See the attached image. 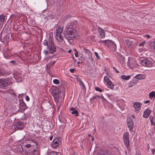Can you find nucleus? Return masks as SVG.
<instances>
[{
  "label": "nucleus",
  "instance_id": "nucleus-59",
  "mask_svg": "<svg viewBox=\"0 0 155 155\" xmlns=\"http://www.w3.org/2000/svg\"><path fill=\"white\" fill-rule=\"evenodd\" d=\"M149 147L148 148V150H149Z\"/></svg>",
  "mask_w": 155,
  "mask_h": 155
},
{
  "label": "nucleus",
  "instance_id": "nucleus-42",
  "mask_svg": "<svg viewBox=\"0 0 155 155\" xmlns=\"http://www.w3.org/2000/svg\"><path fill=\"white\" fill-rule=\"evenodd\" d=\"M130 83H131V84H132H132H133V85H134L135 84H136L137 83V82H134L133 81V82H130Z\"/></svg>",
  "mask_w": 155,
  "mask_h": 155
},
{
  "label": "nucleus",
  "instance_id": "nucleus-46",
  "mask_svg": "<svg viewBox=\"0 0 155 155\" xmlns=\"http://www.w3.org/2000/svg\"><path fill=\"white\" fill-rule=\"evenodd\" d=\"M52 138H53V137L52 136H51L50 137V140H51L52 139Z\"/></svg>",
  "mask_w": 155,
  "mask_h": 155
},
{
  "label": "nucleus",
  "instance_id": "nucleus-2",
  "mask_svg": "<svg viewBox=\"0 0 155 155\" xmlns=\"http://www.w3.org/2000/svg\"><path fill=\"white\" fill-rule=\"evenodd\" d=\"M64 37L68 40H73L77 35L76 31L75 29L72 30H64Z\"/></svg>",
  "mask_w": 155,
  "mask_h": 155
},
{
  "label": "nucleus",
  "instance_id": "nucleus-52",
  "mask_svg": "<svg viewBox=\"0 0 155 155\" xmlns=\"http://www.w3.org/2000/svg\"><path fill=\"white\" fill-rule=\"evenodd\" d=\"M133 85H130V86H129V87H132L133 86Z\"/></svg>",
  "mask_w": 155,
  "mask_h": 155
},
{
  "label": "nucleus",
  "instance_id": "nucleus-45",
  "mask_svg": "<svg viewBox=\"0 0 155 155\" xmlns=\"http://www.w3.org/2000/svg\"><path fill=\"white\" fill-rule=\"evenodd\" d=\"M131 117L133 118H135V117L134 115H132Z\"/></svg>",
  "mask_w": 155,
  "mask_h": 155
},
{
  "label": "nucleus",
  "instance_id": "nucleus-16",
  "mask_svg": "<svg viewBox=\"0 0 155 155\" xmlns=\"http://www.w3.org/2000/svg\"><path fill=\"white\" fill-rule=\"evenodd\" d=\"M98 31L101 38H103L105 37V32L103 29L101 28H98Z\"/></svg>",
  "mask_w": 155,
  "mask_h": 155
},
{
  "label": "nucleus",
  "instance_id": "nucleus-51",
  "mask_svg": "<svg viewBox=\"0 0 155 155\" xmlns=\"http://www.w3.org/2000/svg\"><path fill=\"white\" fill-rule=\"evenodd\" d=\"M71 52V50H69L68 51V53H70Z\"/></svg>",
  "mask_w": 155,
  "mask_h": 155
},
{
  "label": "nucleus",
  "instance_id": "nucleus-37",
  "mask_svg": "<svg viewBox=\"0 0 155 155\" xmlns=\"http://www.w3.org/2000/svg\"><path fill=\"white\" fill-rule=\"evenodd\" d=\"M151 150L152 154H154L155 152L154 149H151Z\"/></svg>",
  "mask_w": 155,
  "mask_h": 155
},
{
  "label": "nucleus",
  "instance_id": "nucleus-22",
  "mask_svg": "<svg viewBox=\"0 0 155 155\" xmlns=\"http://www.w3.org/2000/svg\"><path fill=\"white\" fill-rule=\"evenodd\" d=\"M118 60L120 61V62L121 61H123L124 59L122 57V56L120 54H118L117 56Z\"/></svg>",
  "mask_w": 155,
  "mask_h": 155
},
{
  "label": "nucleus",
  "instance_id": "nucleus-53",
  "mask_svg": "<svg viewBox=\"0 0 155 155\" xmlns=\"http://www.w3.org/2000/svg\"><path fill=\"white\" fill-rule=\"evenodd\" d=\"M113 68L115 70L116 68L114 67H113Z\"/></svg>",
  "mask_w": 155,
  "mask_h": 155
},
{
  "label": "nucleus",
  "instance_id": "nucleus-49",
  "mask_svg": "<svg viewBox=\"0 0 155 155\" xmlns=\"http://www.w3.org/2000/svg\"><path fill=\"white\" fill-rule=\"evenodd\" d=\"M77 79L78 81H79V79H80V78H79V77H77Z\"/></svg>",
  "mask_w": 155,
  "mask_h": 155
},
{
  "label": "nucleus",
  "instance_id": "nucleus-54",
  "mask_svg": "<svg viewBox=\"0 0 155 155\" xmlns=\"http://www.w3.org/2000/svg\"><path fill=\"white\" fill-rule=\"evenodd\" d=\"M88 135V136H89V137H91V134H89Z\"/></svg>",
  "mask_w": 155,
  "mask_h": 155
},
{
  "label": "nucleus",
  "instance_id": "nucleus-1",
  "mask_svg": "<svg viewBox=\"0 0 155 155\" xmlns=\"http://www.w3.org/2000/svg\"><path fill=\"white\" fill-rule=\"evenodd\" d=\"M43 44L44 45L47 46V51L46 50L44 51V53L45 54H48V52L50 54H52L56 51V48L54 45L52 37H50L48 40H45Z\"/></svg>",
  "mask_w": 155,
  "mask_h": 155
},
{
  "label": "nucleus",
  "instance_id": "nucleus-21",
  "mask_svg": "<svg viewBox=\"0 0 155 155\" xmlns=\"http://www.w3.org/2000/svg\"><path fill=\"white\" fill-rule=\"evenodd\" d=\"M149 96L150 98L151 99H155V92L154 91H152L150 92L149 95Z\"/></svg>",
  "mask_w": 155,
  "mask_h": 155
},
{
  "label": "nucleus",
  "instance_id": "nucleus-40",
  "mask_svg": "<svg viewBox=\"0 0 155 155\" xmlns=\"http://www.w3.org/2000/svg\"><path fill=\"white\" fill-rule=\"evenodd\" d=\"M74 70H75L73 68L70 69V71L72 73H74Z\"/></svg>",
  "mask_w": 155,
  "mask_h": 155
},
{
  "label": "nucleus",
  "instance_id": "nucleus-58",
  "mask_svg": "<svg viewBox=\"0 0 155 155\" xmlns=\"http://www.w3.org/2000/svg\"><path fill=\"white\" fill-rule=\"evenodd\" d=\"M91 59L92 60H93L92 58H91Z\"/></svg>",
  "mask_w": 155,
  "mask_h": 155
},
{
  "label": "nucleus",
  "instance_id": "nucleus-13",
  "mask_svg": "<svg viewBox=\"0 0 155 155\" xmlns=\"http://www.w3.org/2000/svg\"><path fill=\"white\" fill-rule=\"evenodd\" d=\"M74 25L73 23H68L67 25L65 30H72L74 29Z\"/></svg>",
  "mask_w": 155,
  "mask_h": 155
},
{
  "label": "nucleus",
  "instance_id": "nucleus-24",
  "mask_svg": "<svg viewBox=\"0 0 155 155\" xmlns=\"http://www.w3.org/2000/svg\"><path fill=\"white\" fill-rule=\"evenodd\" d=\"M84 50V53L86 54H87L89 57V58L91 57L92 56L91 53L88 50L85 49V48Z\"/></svg>",
  "mask_w": 155,
  "mask_h": 155
},
{
  "label": "nucleus",
  "instance_id": "nucleus-56",
  "mask_svg": "<svg viewBox=\"0 0 155 155\" xmlns=\"http://www.w3.org/2000/svg\"><path fill=\"white\" fill-rule=\"evenodd\" d=\"M125 153L127 155V151H125Z\"/></svg>",
  "mask_w": 155,
  "mask_h": 155
},
{
  "label": "nucleus",
  "instance_id": "nucleus-11",
  "mask_svg": "<svg viewBox=\"0 0 155 155\" xmlns=\"http://www.w3.org/2000/svg\"><path fill=\"white\" fill-rule=\"evenodd\" d=\"M134 107L135 108V111L138 113L140 109L141 106L140 102H135L133 105Z\"/></svg>",
  "mask_w": 155,
  "mask_h": 155
},
{
  "label": "nucleus",
  "instance_id": "nucleus-39",
  "mask_svg": "<svg viewBox=\"0 0 155 155\" xmlns=\"http://www.w3.org/2000/svg\"><path fill=\"white\" fill-rule=\"evenodd\" d=\"M149 118L151 122L152 123L153 121V117L150 116Z\"/></svg>",
  "mask_w": 155,
  "mask_h": 155
},
{
  "label": "nucleus",
  "instance_id": "nucleus-31",
  "mask_svg": "<svg viewBox=\"0 0 155 155\" xmlns=\"http://www.w3.org/2000/svg\"><path fill=\"white\" fill-rule=\"evenodd\" d=\"M53 82L54 84H58L59 83V81L57 79H54L53 81Z\"/></svg>",
  "mask_w": 155,
  "mask_h": 155
},
{
  "label": "nucleus",
  "instance_id": "nucleus-32",
  "mask_svg": "<svg viewBox=\"0 0 155 155\" xmlns=\"http://www.w3.org/2000/svg\"><path fill=\"white\" fill-rule=\"evenodd\" d=\"M151 45L153 47L154 50H155V40L153 42L150 43Z\"/></svg>",
  "mask_w": 155,
  "mask_h": 155
},
{
  "label": "nucleus",
  "instance_id": "nucleus-10",
  "mask_svg": "<svg viewBox=\"0 0 155 155\" xmlns=\"http://www.w3.org/2000/svg\"><path fill=\"white\" fill-rule=\"evenodd\" d=\"M24 124L23 123L21 122H19L16 123L14 125L15 129L16 130H21L24 127Z\"/></svg>",
  "mask_w": 155,
  "mask_h": 155
},
{
  "label": "nucleus",
  "instance_id": "nucleus-25",
  "mask_svg": "<svg viewBox=\"0 0 155 155\" xmlns=\"http://www.w3.org/2000/svg\"><path fill=\"white\" fill-rule=\"evenodd\" d=\"M107 84L108 87L110 88L111 89H113L114 88V85L112 84V82L110 81Z\"/></svg>",
  "mask_w": 155,
  "mask_h": 155
},
{
  "label": "nucleus",
  "instance_id": "nucleus-8",
  "mask_svg": "<svg viewBox=\"0 0 155 155\" xmlns=\"http://www.w3.org/2000/svg\"><path fill=\"white\" fill-rule=\"evenodd\" d=\"M60 141L58 138L54 139L52 143V147L54 148H56L59 145Z\"/></svg>",
  "mask_w": 155,
  "mask_h": 155
},
{
  "label": "nucleus",
  "instance_id": "nucleus-27",
  "mask_svg": "<svg viewBox=\"0 0 155 155\" xmlns=\"http://www.w3.org/2000/svg\"><path fill=\"white\" fill-rule=\"evenodd\" d=\"M5 19V16L3 15H0V20L1 22H3L4 21Z\"/></svg>",
  "mask_w": 155,
  "mask_h": 155
},
{
  "label": "nucleus",
  "instance_id": "nucleus-30",
  "mask_svg": "<svg viewBox=\"0 0 155 155\" xmlns=\"http://www.w3.org/2000/svg\"><path fill=\"white\" fill-rule=\"evenodd\" d=\"M100 98L101 99H102L104 98V97L103 96H98L97 95H95V96H94L93 97V99H96V98Z\"/></svg>",
  "mask_w": 155,
  "mask_h": 155
},
{
  "label": "nucleus",
  "instance_id": "nucleus-57",
  "mask_svg": "<svg viewBox=\"0 0 155 155\" xmlns=\"http://www.w3.org/2000/svg\"><path fill=\"white\" fill-rule=\"evenodd\" d=\"M74 155H77V154H74Z\"/></svg>",
  "mask_w": 155,
  "mask_h": 155
},
{
  "label": "nucleus",
  "instance_id": "nucleus-15",
  "mask_svg": "<svg viewBox=\"0 0 155 155\" xmlns=\"http://www.w3.org/2000/svg\"><path fill=\"white\" fill-rule=\"evenodd\" d=\"M126 44L128 47H129L132 44L133 41L131 38H127L125 40Z\"/></svg>",
  "mask_w": 155,
  "mask_h": 155
},
{
  "label": "nucleus",
  "instance_id": "nucleus-20",
  "mask_svg": "<svg viewBox=\"0 0 155 155\" xmlns=\"http://www.w3.org/2000/svg\"><path fill=\"white\" fill-rule=\"evenodd\" d=\"M70 110L72 111L71 112L72 114H75L76 116H78V111L77 110H76L75 108H71L70 109Z\"/></svg>",
  "mask_w": 155,
  "mask_h": 155
},
{
  "label": "nucleus",
  "instance_id": "nucleus-18",
  "mask_svg": "<svg viewBox=\"0 0 155 155\" xmlns=\"http://www.w3.org/2000/svg\"><path fill=\"white\" fill-rule=\"evenodd\" d=\"M19 107L20 109L25 110L26 108V106L25 103L23 101L20 102L19 104Z\"/></svg>",
  "mask_w": 155,
  "mask_h": 155
},
{
  "label": "nucleus",
  "instance_id": "nucleus-29",
  "mask_svg": "<svg viewBox=\"0 0 155 155\" xmlns=\"http://www.w3.org/2000/svg\"><path fill=\"white\" fill-rule=\"evenodd\" d=\"M104 80L107 83L110 82L111 81L109 79L107 76H105L104 78Z\"/></svg>",
  "mask_w": 155,
  "mask_h": 155
},
{
  "label": "nucleus",
  "instance_id": "nucleus-41",
  "mask_svg": "<svg viewBox=\"0 0 155 155\" xmlns=\"http://www.w3.org/2000/svg\"><path fill=\"white\" fill-rule=\"evenodd\" d=\"M144 43H145V42L140 43L139 44V46H143V45H144Z\"/></svg>",
  "mask_w": 155,
  "mask_h": 155
},
{
  "label": "nucleus",
  "instance_id": "nucleus-34",
  "mask_svg": "<svg viewBox=\"0 0 155 155\" xmlns=\"http://www.w3.org/2000/svg\"><path fill=\"white\" fill-rule=\"evenodd\" d=\"M95 89L96 91H98L100 92H101L102 91V90L99 87H95Z\"/></svg>",
  "mask_w": 155,
  "mask_h": 155
},
{
  "label": "nucleus",
  "instance_id": "nucleus-26",
  "mask_svg": "<svg viewBox=\"0 0 155 155\" xmlns=\"http://www.w3.org/2000/svg\"><path fill=\"white\" fill-rule=\"evenodd\" d=\"M48 155H59V154L56 152L54 151L49 152L48 153Z\"/></svg>",
  "mask_w": 155,
  "mask_h": 155
},
{
  "label": "nucleus",
  "instance_id": "nucleus-33",
  "mask_svg": "<svg viewBox=\"0 0 155 155\" xmlns=\"http://www.w3.org/2000/svg\"><path fill=\"white\" fill-rule=\"evenodd\" d=\"M74 51H75L74 54L75 55V56L76 57H78V51L75 49H74Z\"/></svg>",
  "mask_w": 155,
  "mask_h": 155
},
{
  "label": "nucleus",
  "instance_id": "nucleus-9",
  "mask_svg": "<svg viewBox=\"0 0 155 155\" xmlns=\"http://www.w3.org/2000/svg\"><path fill=\"white\" fill-rule=\"evenodd\" d=\"M8 84V80L5 79H0V87L3 88L7 86Z\"/></svg>",
  "mask_w": 155,
  "mask_h": 155
},
{
  "label": "nucleus",
  "instance_id": "nucleus-14",
  "mask_svg": "<svg viewBox=\"0 0 155 155\" xmlns=\"http://www.w3.org/2000/svg\"><path fill=\"white\" fill-rule=\"evenodd\" d=\"M146 76L144 74H138L136 75L134 78L139 80H142L144 79Z\"/></svg>",
  "mask_w": 155,
  "mask_h": 155
},
{
  "label": "nucleus",
  "instance_id": "nucleus-17",
  "mask_svg": "<svg viewBox=\"0 0 155 155\" xmlns=\"http://www.w3.org/2000/svg\"><path fill=\"white\" fill-rule=\"evenodd\" d=\"M150 111L149 109L146 110L144 112L143 117L146 118H147L150 115Z\"/></svg>",
  "mask_w": 155,
  "mask_h": 155
},
{
  "label": "nucleus",
  "instance_id": "nucleus-48",
  "mask_svg": "<svg viewBox=\"0 0 155 155\" xmlns=\"http://www.w3.org/2000/svg\"><path fill=\"white\" fill-rule=\"evenodd\" d=\"M115 71H116V72H117V73H119V72L117 71V69H115Z\"/></svg>",
  "mask_w": 155,
  "mask_h": 155
},
{
  "label": "nucleus",
  "instance_id": "nucleus-47",
  "mask_svg": "<svg viewBox=\"0 0 155 155\" xmlns=\"http://www.w3.org/2000/svg\"><path fill=\"white\" fill-rule=\"evenodd\" d=\"M92 140L93 141L94 140V138L93 137H92Z\"/></svg>",
  "mask_w": 155,
  "mask_h": 155
},
{
  "label": "nucleus",
  "instance_id": "nucleus-6",
  "mask_svg": "<svg viewBox=\"0 0 155 155\" xmlns=\"http://www.w3.org/2000/svg\"><path fill=\"white\" fill-rule=\"evenodd\" d=\"M153 61L151 60H149L147 59H144L141 61V64L145 67L151 66L152 64Z\"/></svg>",
  "mask_w": 155,
  "mask_h": 155
},
{
  "label": "nucleus",
  "instance_id": "nucleus-19",
  "mask_svg": "<svg viewBox=\"0 0 155 155\" xmlns=\"http://www.w3.org/2000/svg\"><path fill=\"white\" fill-rule=\"evenodd\" d=\"M55 62V61H51L47 65L46 69L48 72L49 71L50 67L51 66L54 64Z\"/></svg>",
  "mask_w": 155,
  "mask_h": 155
},
{
  "label": "nucleus",
  "instance_id": "nucleus-12",
  "mask_svg": "<svg viewBox=\"0 0 155 155\" xmlns=\"http://www.w3.org/2000/svg\"><path fill=\"white\" fill-rule=\"evenodd\" d=\"M127 122L129 130L130 131H131L133 128V126L134 125L133 120L130 118H127Z\"/></svg>",
  "mask_w": 155,
  "mask_h": 155
},
{
  "label": "nucleus",
  "instance_id": "nucleus-43",
  "mask_svg": "<svg viewBox=\"0 0 155 155\" xmlns=\"http://www.w3.org/2000/svg\"><path fill=\"white\" fill-rule=\"evenodd\" d=\"M150 102V101H148V100H147V101H145L144 102V103L145 104H147V103H149V102Z\"/></svg>",
  "mask_w": 155,
  "mask_h": 155
},
{
  "label": "nucleus",
  "instance_id": "nucleus-3",
  "mask_svg": "<svg viewBox=\"0 0 155 155\" xmlns=\"http://www.w3.org/2000/svg\"><path fill=\"white\" fill-rule=\"evenodd\" d=\"M64 30V27L61 26H58L56 30L55 38L57 41L61 42L63 40V37L62 35V33Z\"/></svg>",
  "mask_w": 155,
  "mask_h": 155
},
{
  "label": "nucleus",
  "instance_id": "nucleus-28",
  "mask_svg": "<svg viewBox=\"0 0 155 155\" xmlns=\"http://www.w3.org/2000/svg\"><path fill=\"white\" fill-rule=\"evenodd\" d=\"M79 82H80V84L84 88H85V87L84 83L82 82L80 79H79Z\"/></svg>",
  "mask_w": 155,
  "mask_h": 155
},
{
  "label": "nucleus",
  "instance_id": "nucleus-50",
  "mask_svg": "<svg viewBox=\"0 0 155 155\" xmlns=\"http://www.w3.org/2000/svg\"><path fill=\"white\" fill-rule=\"evenodd\" d=\"M15 62V61H11V63H14V62Z\"/></svg>",
  "mask_w": 155,
  "mask_h": 155
},
{
  "label": "nucleus",
  "instance_id": "nucleus-44",
  "mask_svg": "<svg viewBox=\"0 0 155 155\" xmlns=\"http://www.w3.org/2000/svg\"><path fill=\"white\" fill-rule=\"evenodd\" d=\"M147 37L148 38H150V36L149 35H146Z\"/></svg>",
  "mask_w": 155,
  "mask_h": 155
},
{
  "label": "nucleus",
  "instance_id": "nucleus-23",
  "mask_svg": "<svg viewBox=\"0 0 155 155\" xmlns=\"http://www.w3.org/2000/svg\"><path fill=\"white\" fill-rule=\"evenodd\" d=\"M130 76H126L125 75H122L121 76L122 79L124 80H128L130 79Z\"/></svg>",
  "mask_w": 155,
  "mask_h": 155
},
{
  "label": "nucleus",
  "instance_id": "nucleus-4",
  "mask_svg": "<svg viewBox=\"0 0 155 155\" xmlns=\"http://www.w3.org/2000/svg\"><path fill=\"white\" fill-rule=\"evenodd\" d=\"M52 94L55 100L58 102L59 98L61 97L62 94L63 97H64V94L61 93V91L58 88H56L52 90Z\"/></svg>",
  "mask_w": 155,
  "mask_h": 155
},
{
  "label": "nucleus",
  "instance_id": "nucleus-38",
  "mask_svg": "<svg viewBox=\"0 0 155 155\" xmlns=\"http://www.w3.org/2000/svg\"><path fill=\"white\" fill-rule=\"evenodd\" d=\"M26 100L27 101H28L30 100V98L28 96H26Z\"/></svg>",
  "mask_w": 155,
  "mask_h": 155
},
{
  "label": "nucleus",
  "instance_id": "nucleus-7",
  "mask_svg": "<svg viewBox=\"0 0 155 155\" xmlns=\"http://www.w3.org/2000/svg\"><path fill=\"white\" fill-rule=\"evenodd\" d=\"M129 134L128 133L125 132L123 135V140L126 146L127 147L129 143Z\"/></svg>",
  "mask_w": 155,
  "mask_h": 155
},
{
  "label": "nucleus",
  "instance_id": "nucleus-35",
  "mask_svg": "<svg viewBox=\"0 0 155 155\" xmlns=\"http://www.w3.org/2000/svg\"><path fill=\"white\" fill-rule=\"evenodd\" d=\"M94 54H95V56H96V57H97V59H99L100 58V57L98 56V53L97 52H94Z\"/></svg>",
  "mask_w": 155,
  "mask_h": 155
},
{
  "label": "nucleus",
  "instance_id": "nucleus-55",
  "mask_svg": "<svg viewBox=\"0 0 155 155\" xmlns=\"http://www.w3.org/2000/svg\"><path fill=\"white\" fill-rule=\"evenodd\" d=\"M77 63H78V64H80V61H78Z\"/></svg>",
  "mask_w": 155,
  "mask_h": 155
},
{
  "label": "nucleus",
  "instance_id": "nucleus-5",
  "mask_svg": "<svg viewBox=\"0 0 155 155\" xmlns=\"http://www.w3.org/2000/svg\"><path fill=\"white\" fill-rule=\"evenodd\" d=\"M100 42L102 43H104L105 45L110 48H113V50L115 51L116 49V45L111 40H106L101 41Z\"/></svg>",
  "mask_w": 155,
  "mask_h": 155
},
{
  "label": "nucleus",
  "instance_id": "nucleus-36",
  "mask_svg": "<svg viewBox=\"0 0 155 155\" xmlns=\"http://www.w3.org/2000/svg\"><path fill=\"white\" fill-rule=\"evenodd\" d=\"M31 144H27L25 145V147L28 148H29L31 147Z\"/></svg>",
  "mask_w": 155,
  "mask_h": 155
}]
</instances>
